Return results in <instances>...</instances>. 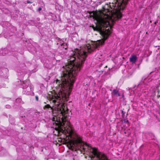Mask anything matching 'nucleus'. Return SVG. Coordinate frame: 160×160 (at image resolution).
<instances>
[{"instance_id":"1","label":"nucleus","mask_w":160,"mask_h":160,"mask_svg":"<svg viewBox=\"0 0 160 160\" xmlns=\"http://www.w3.org/2000/svg\"><path fill=\"white\" fill-rule=\"evenodd\" d=\"M86 53L83 50L78 49L73 52L72 55L68 59V64L63 67L64 69L61 77L53 82L59 88V91L52 97V101L54 104V109L48 104L43 108L44 110L50 108L52 112V121L55 122L56 126L55 130L57 132V135L61 136L56 142L66 144L70 148H78L82 141L80 137L73 134L68 121L69 110L65 102L68 100L77 73L87 56Z\"/></svg>"},{"instance_id":"2","label":"nucleus","mask_w":160,"mask_h":160,"mask_svg":"<svg viewBox=\"0 0 160 160\" xmlns=\"http://www.w3.org/2000/svg\"><path fill=\"white\" fill-rule=\"evenodd\" d=\"M112 17H113V18H111L110 21L111 23L107 19L97 22L96 26H92L94 31L100 32V34L103 37V39L98 41L95 43L94 45H90L88 44L86 46L85 48V49L88 50V53H91L100 46L103 45L105 41L108 39L111 34L112 28L115 22L119 19L116 20V17L115 14V11H113Z\"/></svg>"},{"instance_id":"3","label":"nucleus","mask_w":160,"mask_h":160,"mask_svg":"<svg viewBox=\"0 0 160 160\" xmlns=\"http://www.w3.org/2000/svg\"><path fill=\"white\" fill-rule=\"evenodd\" d=\"M128 0H115L114 2L110 5L111 8H113L115 11L116 20L120 19L122 17V14L120 12L121 10H123L127 4Z\"/></svg>"},{"instance_id":"4","label":"nucleus","mask_w":160,"mask_h":160,"mask_svg":"<svg viewBox=\"0 0 160 160\" xmlns=\"http://www.w3.org/2000/svg\"><path fill=\"white\" fill-rule=\"evenodd\" d=\"M90 15V17L91 18L92 17L97 22H98L100 21H102L103 20H107L108 18H113V17L112 16V17H110V16L108 15V14H106L104 15V16L103 17L102 16L99 15H97L93 11L90 12H89ZM113 14V12L112 13V15Z\"/></svg>"},{"instance_id":"5","label":"nucleus","mask_w":160,"mask_h":160,"mask_svg":"<svg viewBox=\"0 0 160 160\" xmlns=\"http://www.w3.org/2000/svg\"><path fill=\"white\" fill-rule=\"evenodd\" d=\"M130 61L132 63H135L137 59V56L135 55H132L129 58Z\"/></svg>"},{"instance_id":"6","label":"nucleus","mask_w":160,"mask_h":160,"mask_svg":"<svg viewBox=\"0 0 160 160\" xmlns=\"http://www.w3.org/2000/svg\"><path fill=\"white\" fill-rule=\"evenodd\" d=\"M59 48L62 50H63V49L66 50L68 48L67 43H63L59 47Z\"/></svg>"},{"instance_id":"7","label":"nucleus","mask_w":160,"mask_h":160,"mask_svg":"<svg viewBox=\"0 0 160 160\" xmlns=\"http://www.w3.org/2000/svg\"><path fill=\"white\" fill-rule=\"evenodd\" d=\"M112 93L113 95H117L118 96H120V94L119 93L117 89H114L112 90Z\"/></svg>"},{"instance_id":"8","label":"nucleus","mask_w":160,"mask_h":160,"mask_svg":"<svg viewBox=\"0 0 160 160\" xmlns=\"http://www.w3.org/2000/svg\"><path fill=\"white\" fill-rule=\"evenodd\" d=\"M88 145L86 143L84 144L82 146H81V148H82L83 150H84V151H85V150L86 149V147L88 148Z\"/></svg>"},{"instance_id":"9","label":"nucleus","mask_w":160,"mask_h":160,"mask_svg":"<svg viewBox=\"0 0 160 160\" xmlns=\"http://www.w3.org/2000/svg\"><path fill=\"white\" fill-rule=\"evenodd\" d=\"M122 116L123 117L124 116V114L125 113V112H124L122 110Z\"/></svg>"},{"instance_id":"10","label":"nucleus","mask_w":160,"mask_h":160,"mask_svg":"<svg viewBox=\"0 0 160 160\" xmlns=\"http://www.w3.org/2000/svg\"><path fill=\"white\" fill-rule=\"evenodd\" d=\"M35 98L37 101H38V97L37 96H35Z\"/></svg>"},{"instance_id":"11","label":"nucleus","mask_w":160,"mask_h":160,"mask_svg":"<svg viewBox=\"0 0 160 160\" xmlns=\"http://www.w3.org/2000/svg\"><path fill=\"white\" fill-rule=\"evenodd\" d=\"M33 2H31L30 1H27V3H32Z\"/></svg>"},{"instance_id":"12","label":"nucleus","mask_w":160,"mask_h":160,"mask_svg":"<svg viewBox=\"0 0 160 160\" xmlns=\"http://www.w3.org/2000/svg\"><path fill=\"white\" fill-rule=\"evenodd\" d=\"M38 11H41V10H42V8H41V7H39V8H38Z\"/></svg>"},{"instance_id":"13","label":"nucleus","mask_w":160,"mask_h":160,"mask_svg":"<svg viewBox=\"0 0 160 160\" xmlns=\"http://www.w3.org/2000/svg\"><path fill=\"white\" fill-rule=\"evenodd\" d=\"M159 97H160V95H158V98H159Z\"/></svg>"},{"instance_id":"14","label":"nucleus","mask_w":160,"mask_h":160,"mask_svg":"<svg viewBox=\"0 0 160 160\" xmlns=\"http://www.w3.org/2000/svg\"><path fill=\"white\" fill-rule=\"evenodd\" d=\"M156 23H157V22H155L154 23L155 24H156Z\"/></svg>"},{"instance_id":"15","label":"nucleus","mask_w":160,"mask_h":160,"mask_svg":"<svg viewBox=\"0 0 160 160\" xmlns=\"http://www.w3.org/2000/svg\"><path fill=\"white\" fill-rule=\"evenodd\" d=\"M107 66H106L105 68H107Z\"/></svg>"}]
</instances>
